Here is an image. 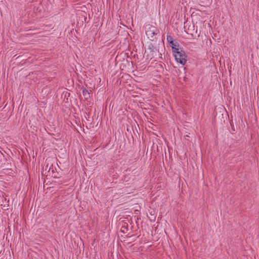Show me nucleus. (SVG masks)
I'll return each instance as SVG.
<instances>
[{
    "mask_svg": "<svg viewBox=\"0 0 259 259\" xmlns=\"http://www.w3.org/2000/svg\"><path fill=\"white\" fill-rule=\"evenodd\" d=\"M167 40L172 48V53L176 61L182 65H185L187 62V55L185 52L179 48V43L174 41L172 37L170 35L167 36Z\"/></svg>",
    "mask_w": 259,
    "mask_h": 259,
    "instance_id": "f257e3e1",
    "label": "nucleus"
},
{
    "mask_svg": "<svg viewBox=\"0 0 259 259\" xmlns=\"http://www.w3.org/2000/svg\"><path fill=\"white\" fill-rule=\"evenodd\" d=\"M152 50L150 51L149 54L148 55L151 59H153L154 60H157L158 59H162V53L163 51V46H161V50L160 47L159 46L158 48L152 46Z\"/></svg>",
    "mask_w": 259,
    "mask_h": 259,
    "instance_id": "f03ea898",
    "label": "nucleus"
},
{
    "mask_svg": "<svg viewBox=\"0 0 259 259\" xmlns=\"http://www.w3.org/2000/svg\"><path fill=\"white\" fill-rule=\"evenodd\" d=\"M156 31L157 29L155 26L148 24L146 27V34L151 41H154L157 38L158 33Z\"/></svg>",
    "mask_w": 259,
    "mask_h": 259,
    "instance_id": "7ed1b4c3",
    "label": "nucleus"
},
{
    "mask_svg": "<svg viewBox=\"0 0 259 259\" xmlns=\"http://www.w3.org/2000/svg\"><path fill=\"white\" fill-rule=\"evenodd\" d=\"M128 230V225L126 223H123L122 225L120 231L123 233H126Z\"/></svg>",
    "mask_w": 259,
    "mask_h": 259,
    "instance_id": "20e7f679",
    "label": "nucleus"
},
{
    "mask_svg": "<svg viewBox=\"0 0 259 259\" xmlns=\"http://www.w3.org/2000/svg\"><path fill=\"white\" fill-rule=\"evenodd\" d=\"M82 95L84 96V98L86 99L90 98V93L87 89L85 88L82 89Z\"/></svg>",
    "mask_w": 259,
    "mask_h": 259,
    "instance_id": "39448f33",
    "label": "nucleus"
},
{
    "mask_svg": "<svg viewBox=\"0 0 259 259\" xmlns=\"http://www.w3.org/2000/svg\"><path fill=\"white\" fill-rule=\"evenodd\" d=\"M152 46H154L153 45L151 44L149 45V49L151 51L152 50V49H153V47Z\"/></svg>",
    "mask_w": 259,
    "mask_h": 259,
    "instance_id": "423d86ee",
    "label": "nucleus"
},
{
    "mask_svg": "<svg viewBox=\"0 0 259 259\" xmlns=\"http://www.w3.org/2000/svg\"><path fill=\"white\" fill-rule=\"evenodd\" d=\"M57 182H58L59 183H60V184H63V183H64V181L59 180V181Z\"/></svg>",
    "mask_w": 259,
    "mask_h": 259,
    "instance_id": "0eeeda50",
    "label": "nucleus"
},
{
    "mask_svg": "<svg viewBox=\"0 0 259 259\" xmlns=\"http://www.w3.org/2000/svg\"><path fill=\"white\" fill-rule=\"evenodd\" d=\"M83 247H84V243L82 244Z\"/></svg>",
    "mask_w": 259,
    "mask_h": 259,
    "instance_id": "6e6552de",
    "label": "nucleus"
}]
</instances>
